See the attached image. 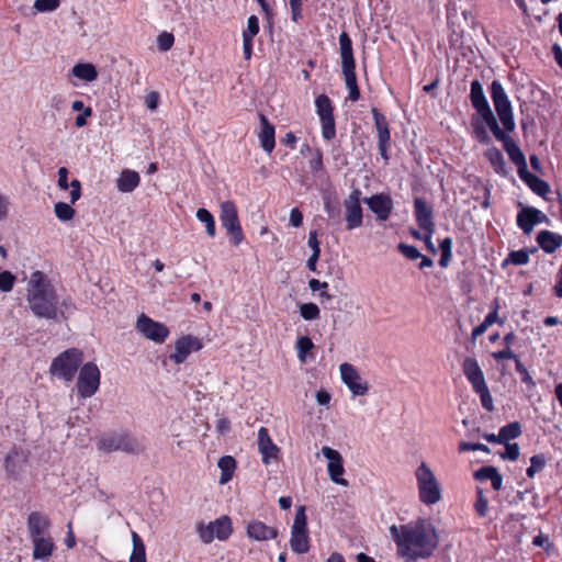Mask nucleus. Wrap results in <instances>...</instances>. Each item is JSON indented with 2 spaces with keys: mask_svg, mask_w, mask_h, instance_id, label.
Listing matches in <instances>:
<instances>
[{
  "mask_svg": "<svg viewBox=\"0 0 562 562\" xmlns=\"http://www.w3.org/2000/svg\"><path fill=\"white\" fill-rule=\"evenodd\" d=\"M217 465L222 471L221 477H220V483L225 484L233 476V473H234V470L236 467L235 459L231 456L222 457V458H220Z\"/></svg>",
  "mask_w": 562,
  "mask_h": 562,
  "instance_id": "4c0bfd02",
  "label": "nucleus"
},
{
  "mask_svg": "<svg viewBox=\"0 0 562 562\" xmlns=\"http://www.w3.org/2000/svg\"><path fill=\"white\" fill-rule=\"evenodd\" d=\"M322 453L328 460L327 469L330 480L336 484L347 486L348 482L341 477L345 469L340 453L327 446L322 448Z\"/></svg>",
  "mask_w": 562,
  "mask_h": 562,
  "instance_id": "f3484780",
  "label": "nucleus"
},
{
  "mask_svg": "<svg viewBox=\"0 0 562 562\" xmlns=\"http://www.w3.org/2000/svg\"><path fill=\"white\" fill-rule=\"evenodd\" d=\"M361 194V190L355 188L344 201L346 227L348 231L362 225Z\"/></svg>",
  "mask_w": 562,
  "mask_h": 562,
  "instance_id": "4468645a",
  "label": "nucleus"
},
{
  "mask_svg": "<svg viewBox=\"0 0 562 562\" xmlns=\"http://www.w3.org/2000/svg\"><path fill=\"white\" fill-rule=\"evenodd\" d=\"M59 0H35L34 9L38 12H50L59 7Z\"/></svg>",
  "mask_w": 562,
  "mask_h": 562,
  "instance_id": "603ef678",
  "label": "nucleus"
},
{
  "mask_svg": "<svg viewBox=\"0 0 562 562\" xmlns=\"http://www.w3.org/2000/svg\"><path fill=\"white\" fill-rule=\"evenodd\" d=\"M290 547L297 554L306 553L310 550V537L307 530V517L305 507L296 509L293 525L291 527Z\"/></svg>",
  "mask_w": 562,
  "mask_h": 562,
  "instance_id": "6e6552de",
  "label": "nucleus"
},
{
  "mask_svg": "<svg viewBox=\"0 0 562 562\" xmlns=\"http://www.w3.org/2000/svg\"><path fill=\"white\" fill-rule=\"evenodd\" d=\"M260 124H261V131L259 133V140L262 149L270 154L274 146V126L268 121V119L263 115H259Z\"/></svg>",
  "mask_w": 562,
  "mask_h": 562,
  "instance_id": "393cba45",
  "label": "nucleus"
},
{
  "mask_svg": "<svg viewBox=\"0 0 562 562\" xmlns=\"http://www.w3.org/2000/svg\"><path fill=\"white\" fill-rule=\"evenodd\" d=\"M71 74L76 78L91 82L98 78L95 67L90 63H78L71 68Z\"/></svg>",
  "mask_w": 562,
  "mask_h": 562,
  "instance_id": "473e14b6",
  "label": "nucleus"
},
{
  "mask_svg": "<svg viewBox=\"0 0 562 562\" xmlns=\"http://www.w3.org/2000/svg\"><path fill=\"white\" fill-rule=\"evenodd\" d=\"M529 261V252L525 249L512 251L508 257L504 260L503 267H506L508 263H513L516 266L526 265Z\"/></svg>",
  "mask_w": 562,
  "mask_h": 562,
  "instance_id": "c03bdc74",
  "label": "nucleus"
},
{
  "mask_svg": "<svg viewBox=\"0 0 562 562\" xmlns=\"http://www.w3.org/2000/svg\"><path fill=\"white\" fill-rule=\"evenodd\" d=\"M503 446V449L498 450L496 454L502 459L506 461H516L519 458L520 454V448L518 443L516 442H507V443H501Z\"/></svg>",
  "mask_w": 562,
  "mask_h": 562,
  "instance_id": "79ce46f5",
  "label": "nucleus"
},
{
  "mask_svg": "<svg viewBox=\"0 0 562 562\" xmlns=\"http://www.w3.org/2000/svg\"><path fill=\"white\" fill-rule=\"evenodd\" d=\"M15 282V276L5 270L0 272V291L1 292H10L13 289Z\"/></svg>",
  "mask_w": 562,
  "mask_h": 562,
  "instance_id": "de8ad7c7",
  "label": "nucleus"
},
{
  "mask_svg": "<svg viewBox=\"0 0 562 562\" xmlns=\"http://www.w3.org/2000/svg\"><path fill=\"white\" fill-rule=\"evenodd\" d=\"M158 102H159V94L155 91L148 93L145 98V104L151 111L157 109Z\"/></svg>",
  "mask_w": 562,
  "mask_h": 562,
  "instance_id": "0e129e2a",
  "label": "nucleus"
},
{
  "mask_svg": "<svg viewBox=\"0 0 562 562\" xmlns=\"http://www.w3.org/2000/svg\"><path fill=\"white\" fill-rule=\"evenodd\" d=\"M136 328L147 339L155 342H164L169 335V329L162 323L155 322L150 317L142 314L136 324Z\"/></svg>",
  "mask_w": 562,
  "mask_h": 562,
  "instance_id": "2eb2a0df",
  "label": "nucleus"
},
{
  "mask_svg": "<svg viewBox=\"0 0 562 562\" xmlns=\"http://www.w3.org/2000/svg\"><path fill=\"white\" fill-rule=\"evenodd\" d=\"M494 360L497 361L501 372L505 374L509 369V366L506 362H513L516 366V360L519 359L512 351L510 347L504 346L503 349L494 351Z\"/></svg>",
  "mask_w": 562,
  "mask_h": 562,
  "instance_id": "f704fd0d",
  "label": "nucleus"
},
{
  "mask_svg": "<svg viewBox=\"0 0 562 562\" xmlns=\"http://www.w3.org/2000/svg\"><path fill=\"white\" fill-rule=\"evenodd\" d=\"M515 368L521 375V382H524L528 385H535V382H533L531 375L528 373L527 369L524 367V364L520 362V360H516Z\"/></svg>",
  "mask_w": 562,
  "mask_h": 562,
  "instance_id": "13d9d810",
  "label": "nucleus"
},
{
  "mask_svg": "<svg viewBox=\"0 0 562 562\" xmlns=\"http://www.w3.org/2000/svg\"><path fill=\"white\" fill-rule=\"evenodd\" d=\"M490 326H492V311H490L485 315L484 321L472 330V334H471L472 341L474 342L476 340V338L479 336L483 335Z\"/></svg>",
  "mask_w": 562,
  "mask_h": 562,
  "instance_id": "3c124183",
  "label": "nucleus"
},
{
  "mask_svg": "<svg viewBox=\"0 0 562 562\" xmlns=\"http://www.w3.org/2000/svg\"><path fill=\"white\" fill-rule=\"evenodd\" d=\"M57 186L61 190H67L69 188V183H68V169L66 167H60L58 169Z\"/></svg>",
  "mask_w": 562,
  "mask_h": 562,
  "instance_id": "bf43d9fd",
  "label": "nucleus"
},
{
  "mask_svg": "<svg viewBox=\"0 0 562 562\" xmlns=\"http://www.w3.org/2000/svg\"><path fill=\"white\" fill-rule=\"evenodd\" d=\"M32 544L34 560L48 561L55 550V542L50 535L32 540Z\"/></svg>",
  "mask_w": 562,
  "mask_h": 562,
  "instance_id": "b1692460",
  "label": "nucleus"
},
{
  "mask_svg": "<svg viewBox=\"0 0 562 562\" xmlns=\"http://www.w3.org/2000/svg\"><path fill=\"white\" fill-rule=\"evenodd\" d=\"M310 168L313 172H317L323 169V157L318 149L315 151V156L310 160Z\"/></svg>",
  "mask_w": 562,
  "mask_h": 562,
  "instance_id": "680f3d73",
  "label": "nucleus"
},
{
  "mask_svg": "<svg viewBox=\"0 0 562 562\" xmlns=\"http://www.w3.org/2000/svg\"><path fill=\"white\" fill-rule=\"evenodd\" d=\"M259 32V21L256 15H250L247 21V30L244 31L243 36L255 37Z\"/></svg>",
  "mask_w": 562,
  "mask_h": 562,
  "instance_id": "6e6d98bb",
  "label": "nucleus"
},
{
  "mask_svg": "<svg viewBox=\"0 0 562 562\" xmlns=\"http://www.w3.org/2000/svg\"><path fill=\"white\" fill-rule=\"evenodd\" d=\"M133 550L130 557V562H146L145 544L135 531H132Z\"/></svg>",
  "mask_w": 562,
  "mask_h": 562,
  "instance_id": "ea45409f",
  "label": "nucleus"
},
{
  "mask_svg": "<svg viewBox=\"0 0 562 562\" xmlns=\"http://www.w3.org/2000/svg\"><path fill=\"white\" fill-rule=\"evenodd\" d=\"M91 115H92V109L90 106H87V109H85V111L76 117V120H75L76 126L83 127L87 124V117H89Z\"/></svg>",
  "mask_w": 562,
  "mask_h": 562,
  "instance_id": "774afa93",
  "label": "nucleus"
},
{
  "mask_svg": "<svg viewBox=\"0 0 562 562\" xmlns=\"http://www.w3.org/2000/svg\"><path fill=\"white\" fill-rule=\"evenodd\" d=\"M307 244L312 248V254H317V255L321 254V248H319V243L317 240L316 231L310 232Z\"/></svg>",
  "mask_w": 562,
  "mask_h": 562,
  "instance_id": "69168bd1",
  "label": "nucleus"
},
{
  "mask_svg": "<svg viewBox=\"0 0 562 562\" xmlns=\"http://www.w3.org/2000/svg\"><path fill=\"white\" fill-rule=\"evenodd\" d=\"M315 105L322 124V135L324 139L330 140L336 135L331 101L326 94H321L316 98Z\"/></svg>",
  "mask_w": 562,
  "mask_h": 562,
  "instance_id": "f8f14e48",
  "label": "nucleus"
},
{
  "mask_svg": "<svg viewBox=\"0 0 562 562\" xmlns=\"http://www.w3.org/2000/svg\"><path fill=\"white\" fill-rule=\"evenodd\" d=\"M55 215L58 220L67 222L74 218L75 210L65 202H57L54 206Z\"/></svg>",
  "mask_w": 562,
  "mask_h": 562,
  "instance_id": "a18cd8bd",
  "label": "nucleus"
},
{
  "mask_svg": "<svg viewBox=\"0 0 562 562\" xmlns=\"http://www.w3.org/2000/svg\"><path fill=\"white\" fill-rule=\"evenodd\" d=\"M82 362V352L76 348L68 349L55 358L50 364V373L66 382L75 376Z\"/></svg>",
  "mask_w": 562,
  "mask_h": 562,
  "instance_id": "0eeeda50",
  "label": "nucleus"
},
{
  "mask_svg": "<svg viewBox=\"0 0 562 562\" xmlns=\"http://www.w3.org/2000/svg\"><path fill=\"white\" fill-rule=\"evenodd\" d=\"M530 465L542 471L546 467V458L543 454H535L530 458Z\"/></svg>",
  "mask_w": 562,
  "mask_h": 562,
  "instance_id": "338daca9",
  "label": "nucleus"
},
{
  "mask_svg": "<svg viewBox=\"0 0 562 562\" xmlns=\"http://www.w3.org/2000/svg\"><path fill=\"white\" fill-rule=\"evenodd\" d=\"M314 348L312 339L307 336H302L296 341L297 358L302 363L306 362V353Z\"/></svg>",
  "mask_w": 562,
  "mask_h": 562,
  "instance_id": "37998d69",
  "label": "nucleus"
},
{
  "mask_svg": "<svg viewBox=\"0 0 562 562\" xmlns=\"http://www.w3.org/2000/svg\"><path fill=\"white\" fill-rule=\"evenodd\" d=\"M341 67L356 66L352 50V42L346 32L339 35Z\"/></svg>",
  "mask_w": 562,
  "mask_h": 562,
  "instance_id": "c756f323",
  "label": "nucleus"
},
{
  "mask_svg": "<svg viewBox=\"0 0 562 562\" xmlns=\"http://www.w3.org/2000/svg\"><path fill=\"white\" fill-rule=\"evenodd\" d=\"M199 533L204 543L212 542L215 538L214 528H212V522H210L207 526H200Z\"/></svg>",
  "mask_w": 562,
  "mask_h": 562,
  "instance_id": "4d7b16f0",
  "label": "nucleus"
},
{
  "mask_svg": "<svg viewBox=\"0 0 562 562\" xmlns=\"http://www.w3.org/2000/svg\"><path fill=\"white\" fill-rule=\"evenodd\" d=\"M140 177L138 172L124 169L116 179V188L120 192L130 193L138 187Z\"/></svg>",
  "mask_w": 562,
  "mask_h": 562,
  "instance_id": "a878e982",
  "label": "nucleus"
},
{
  "mask_svg": "<svg viewBox=\"0 0 562 562\" xmlns=\"http://www.w3.org/2000/svg\"><path fill=\"white\" fill-rule=\"evenodd\" d=\"M490 488L487 486H483L482 484H477L475 486V501L473 503L474 510L477 516L485 517L488 513V504L490 499L487 497V493Z\"/></svg>",
  "mask_w": 562,
  "mask_h": 562,
  "instance_id": "c85d7f7f",
  "label": "nucleus"
},
{
  "mask_svg": "<svg viewBox=\"0 0 562 562\" xmlns=\"http://www.w3.org/2000/svg\"><path fill=\"white\" fill-rule=\"evenodd\" d=\"M537 241L544 252L552 254L562 246V235L541 231L537 236Z\"/></svg>",
  "mask_w": 562,
  "mask_h": 562,
  "instance_id": "bb28decb",
  "label": "nucleus"
},
{
  "mask_svg": "<svg viewBox=\"0 0 562 562\" xmlns=\"http://www.w3.org/2000/svg\"><path fill=\"white\" fill-rule=\"evenodd\" d=\"M4 470L9 476L16 479L22 470V456L13 449L4 458Z\"/></svg>",
  "mask_w": 562,
  "mask_h": 562,
  "instance_id": "2f4dec72",
  "label": "nucleus"
},
{
  "mask_svg": "<svg viewBox=\"0 0 562 562\" xmlns=\"http://www.w3.org/2000/svg\"><path fill=\"white\" fill-rule=\"evenodd\" d=\"M494 109L502 124L501 131L509 135L516 127L513 108L503 87L497 81H494Z\"/></svg>",
  "mask_w": 562,
  "mask_h": 562,
  "instance_id": "1a4fd4ad",
  "label": "nucleus"
},
{
  "mask_svg": "<svg viewBox=\"0 0 562 562\" xmlns=\"http://www.w3.org/2000/svg\"><path fill=\"white\" fill-rule=\"evenodd\" d=\"M355 68L356 66L341 67L342 75L345 77V83L349 90V99L353 102L358 101L360 98V90L357 85Z\"/></svg>",
  "mask_w": 562,
  "mask_h": 562,
  "instance_id": "7c9ffc66",
  "label": "nucleus"
},
{
  "mask_svg": "<svg viewBox=\"0 0 562 562\" xmlns=\"http://www.w3.org/2000/svg\"><path fill=\"white\" fill-rule=\"evenodd\" d=\"M473 477L479 484L486 486L487 481H492V465H485L473 473Z\"/></svg>",
  "mask_w": 562,
  "mask_h": 562,
  "instance_id": "8fccbe9b",
  "label": "nucleus"
},
{
  "mask_svg": "<svg viewBox=\"0 0 562 562\" xmlns=\"http://www.w3.org/2000/svg\"><path fill=\"white\" fill-rule=\"evenodd\" d=\"M462 371L471 383L474 392L480 395L483 407L486 411L492 412V397L490 395L483 371L476 359L467 357L462 363Z\"/></svg>",
  "mask_w": 562,
  "mask_h": 562,
  "instance_id": "423d86ee",
  "label": "nucleus"
},
{
  "mask_svg": "<svg viewBox=\"0 0 562 562\" xmlns=\"http://www.w3.org/2000/svg\"><path fill=\"white\" fill-rule=\"evenodd\" d=\"M247 536L256 541H267L278 537V529L262 521L252 520L247 525Z\"/></svg>",
  "mask_w": 562,
  "mask_h": 562,
  "instance_id": "5701e85b",
  "label": "nucleus"
},
{
  "mask_svg": "<svg viewBox=\"0 0 562 562\" xmlns=\"http://www.w3.org/2000/svg\"><path fill=\"white\" fill-rule=\"evenodd\" d=\"M196 218L204 224L207 236L214 237L216 234L214 216L204 207L196 211Z\"/></svg>",
  "mask_w": 562,
  "mask_h": 562,
  "instance_id": "a19ab883",
  "label": "nucleus"
},
{
  "mask_svg": "<svg viewBox=\"0 0 562 562\" xmlns=\"http://www.w3.org/2000/svg\"><path fill=\"white\" fill-rule=\"evenodd\" d=\"M389 531L397 553L409 560L431 557L439 542L436 528L427 519H417L400 527L392 525Z\"/></svg>",
  "mask_w": 562,
  "mask_h": 562,
  "instance_id": "f03ea898",
  "label": "nucleus"
},
{
  "mask_svg": "<svg viewBox=\"0 0 562 562\" xmlns=\"http://www.w3.org/2000/svg\"><path fill=\"white\" fill-rule=\"evenodd\" d=\"M26 301L37 318L53 322L66 321L67 313H72L75 305L70 299L60 301L54 285L42 271H34L27 282Z\"/></svg>",
  "mask_w": 562,
  "mask_h": 562,
  "instance_id": "f257e3e1",
  "label": "nucleus"
},
{
  "mask_svg": "<svg viewBox=\"0 0 562 562\" xmlns=\"http://www.w3.org/2000/svg\"><path fill=\"white\" fill-rule=\"evenodd\" d=\"M470 100L476 111L471 119L474 137L480 143H488V130L492 131V110L479 80L471 82Z\"/></svg>",
  "mask_w": 562,
  "mask_h": 562,
  "instance_id": "7ed1b4c3",
  "label": "nucleus"
},
{
  "mask_svg": "<svg viewBox=\"0 0 562 562\" xmlns=\"http://www.w3.org/2000/svg\"><path fill=\"white\" fill-rule=\"evenodd\" d=\"M494 138L503 143V147L509 159L517 166L518 175L526 172L527 162L524 153L520 150L516 142L510 135L501 131L496 119L494 117Z\"/></svg>",
  "mask_w": 562,
  "mask_h": 562,
  "instance_id": "ddd939ff",
  "label": "nucleus"
},
{
  "mask_svg": "<svg viewBox=\"0 0 562 562\" xmlns=\"http://www.w3.org/2000/svg\"><path fill=\"white\" fill-rule=\"evenodd\" d=\"M521 180H524L529 188L537 194L543 196L549 192V186L546 181L541 180L537 176L530 173L527 169L526 172L519 173Z\"/></svg>",
  "mask_w": 562,
  "mask_h": 562,
  "instance_id": "72a5a7b5",
  "label": "nucleus"
},
{
  "mask_svg": "<svg viewBox=\"0 0 562 562\" xmlns=\"http://www.w3.org/2000/svg\"><path fill=\"white\" fill-rule=\"evenodd\" d=\"M212 528H214L215 538L222 541L226 540L232 533L231 519L227 516H222L212 521Z\"/></svg>",
  "mask_w": 562,
  "mask_h": 562,
  "instance_id": "e433bc0d",
  "label": "nucleus"
},
{
  "mask_svg": "<svg viewBox=\"0 0 562 562\" xmlns=\"http://www.w3.org/2000/svg\"><path fill=\"white\" fill-rule=\"evenodd\" d=\"M26 525L31 541L50 535V520L41 512H32L27 517Z\"/></svg>",
  "mask_w": 562,
  "mask_h": 562,
  "instance_id": "4be33fe9",
  "label": "nucleus"
},
{
  "mask_svg": "<svg viewBox=\"0 0 562 562\" xmlns=\"http://www.w3.org/2000/svg\"><path fill=\"white\" fill-rule=\"evenodd\" d=\"M257 443L261 460L266 465L278 461L280 448L272 441L267 428H259Z\"/></svg>",
  "mask_w": 562,
  "mask_h": 562,
  "instance_id": "a211bd4d",
  "label": "nucleus"
},
{
  "mask_svg": "<svg viewBox=\"0 0 562 562\" xmlns=\"http://www.w3.org/2000/svg\"><path fill=\"white\" fill-rule=\"evenodd\" d=\"M173 42H175L173 35L168 32H162L157 37V44L161 52L169 50L172 47Z\"/></svg>",
  "mask_w": 562,
  "mask_h": 562,
  "instance_id": "5fc2aeb1",
  "label": "nucleus"
},
{
  "mask_svg": "<svg viewBox=\"0 0 562 562\" xmlns=\"http://www.w3.org/2000/svg\"><path fill=\"white\" fill-rule=\"evenodd\" d=\"M100 370L93 362L83 364L77 380V391L80 397L88 398L97 393L100 386Z\"/></svg>",
  "mask_w": 562,
  "mask_h": 562,
  "instance_id": "9b49d317",
  "label": "nucleus"
},
{
  "mask_svg": "<svg viewBox=\"0 0 562 562\" xmlns=\"http://www.w3.org/2000/svg\"><path fill=\"white\" fill-rule=\"evenodd\" d=\"M290 224L293 227H300L303 224V214L296 207L292 209L290 212Z\"/></svg>",
  "mask_w": 562,
  "mask_h": 562,
  "instance_id": "e2e57ef3",
  "label": "nucleus"
},
{
  "mask_svg": "<svg viewBox=\"0 0 562 562\" xmlns=\"http://www.w3.org/2000/svg\"><path fill=\"white\" fill-rule=\"evenodd\" d=\"M536 213L530 210V207L522 209L517 215V225L519 228L526 233L530 234L536 225V221L533 216Z\"/></svg>",
  "mask_w": 562,
  "mask_h": 562,
  "instance_id": "58836bf2",
  "label": "nucleus"
},
{
  "mask_svg": "<svg viewBox=\"0 0 562 562\" xmlns=\"http://www.w3.org/2000/svg\"><path fill=\"white\" fill-rule=\"evenodd\" d=\"M418 495L422 503L434 505L441 499L440 485L431 469L423 462L415 471Z\"/></svg>",
  "mask_w": 562,
  "mask_h": 562,
  "instance_id": "39448f33",
  "label": "nucleus"
},
{
  "mask_svg": "<svg viewBox=\"0 0 562 562\" xmlns=\"http://www.w3.org/2000/svg\"><path fill=\"white\" fill-rule=\"evenodd\" d=\"M475 450L484 451L485 453H490L491 452V449L488 448V446H486L484 443H481V442L462 441L459 445V451L460 452L475 451Z\"/></svg>",
  "mask_w": 562,
  "mask_h": 562,
  "instance_id": "09e8293b",
  "label": "nucleus"
},
{
  "mask_svg": "<svg viewBox=\"0 0 562 562\" xmlns=\"http://www.w3.org/2000/svg\"><path fill=\"white\" fill-rule=\"evenodd\" d=\"M300 314L305 321H313L319 317V308L315 303H304L300 306Z\"/></svg>",
  "mask_w": 562,
  "mask_h": 562,
  "instance_id": "49530a36",
  "label": "nucleus"
},
{
  "mask_svg": "<svg viewBox=\"0 0 562 562\" xmlns=\"http://www.w3.org/2000/svg\"><path fill=\"white\" fill-rule=\"evenodd\" d=\"M414 215L420 229L429 233L435 232L434 209L426 202L425 199L415 198Z\"/></svg>",
  "mask_w": 562,
  "mask_h": 562,
  "instance_id": "412c9836",
  "label": "nucleus"
},
{
  "mask_svg": "<svg viewBox=\"0 0 562 562\" xmlns=\"http://www.w3.org/2000/svg\"><path fill=\"white\" fill-rule=\"evenodd\" d=\"M97 448L103 452L122 451L128 454H140L145 451V445L133 434L124 430L111 431L102 435L97 442Z\"/></svg>",
  "mask_w": 562,
  "mask_h": 562,
  "instance_id": "20e7f679",
  "label": "nucleus"
},
{
  "mask_svg": "<svg viewBox=\"0 0 562 562\" xmlns=\"http://www.w3.org/2000/svg\"><path fill=\"white\" fill-rule=\"evenodd\" d=\"M302 1L303 0H289L292 12V20L295 22L302 16Z\"/></svg>",
  "mask_w": 562,
  "mask_h": 562,
  "instance_id": "052dcab7",
  "label": "nucleus"
},
{
  "mask_svg": "<svg viewBox=\"0 0 562 562\" xmlns=\"http://www.w3.org/2000/svg\"><path fill=\"white\" fill-rule=\"evenodd\" d=\"M521 425L518 422L509 423L499 428L498 434L494 435V443H507L521 435Z\"/></svg>",
  "mask_w": 562,
  "mask_h": 562,
  "instance_id": "cd10ccee",
  "label": "nucleus"
},
{
  "mask_svg": "<svg viewBox=\"0 0 562 562\" xmlns=\"http://www.w3.org/2000/svg\"><path fill=\"white\" fill-rule=\"evenodd\" d=\"M220 220L231 241L238 246L244 239V234L238 220L237 209L232 201H225L221 204Z\"/></svg>",
  "mask_w": 562,
  "mask_h": 562,
  "instance_id": "9d476101",
  "label": "nucleus"
},
{
  "mask_svg": "<svg viewBox=\"0 0 562 562\" xmlns=\"http://www.w3.org/2000/svg\"><path fill=\"white\" fill-rule=\"evenodd\" d=\"M397 248H398V251L403 256H405L406 258H408L411 260H416V259H419L422 257L420 251L415 246H411V245L401 243L397 246Z\"/></svg>",
  "mask_w": 562,
  "mask_h": 562,
  "instance_id": "864d4df0",
  "label": "nucleus"
},
{
  "mask_svg": "<svg viewBox=\"0 0 562 562\" xmlns=\"http://www.w3.org/2000/svg\"><path fill=\"white\" fill-rule=\"evenodd\" d=\"M202 348V344L198 337L187 335L182 336L175 342V352L169 356L170 360L180 364L184 362L192 351H198Z\"/></svg>",
  "mask_w": 562,
  "mask_h": 562,
  "instance_id": "aec40b11",
  "label": "nucleus"
},
{
  "mask_svg": "<svg viewBox=\"0 0 562 562\" xmlns=\"http://www.w3.org/2000/svg\"><path fill=\"white\" fill-rule=\"evenodd\" d=\"M363 202L381 222L386 221L394 209V202L390 194L386 193H378L370 198H364Z\"/></svg>",
  "mask_w": 562,
  "mask_h": 562,
  "instance_id": "6ab92c4d",
  "label": "nucleus"
},
{
  "mask_svg": "<svg viewBox=\"0 0 562 562\" xmlns=\"http://www.w3.org/2000/svg\"><path fill=\"white\" fill-rule=\"evenodd\" d=\"M342 382L347 385L355 396L364 395L368 390V383L363 381L357 369L350 363H341L339 367Z\"/></svg>",
  "mask_w": 562,
  "mask_h": 562,
  "instance_id": "dca6fc26",
  "label": "nucleus"
},
{
  "mask_svg": "<svg viewBox=\"0 0 562 562\" xmlns=\"http://www.w3.org/2000/svg\"><path fill=\"white\" fill-rule=\"evenodd\" d=\"M371 112L378 132V140L390 142V130L385 116L375 108H372Z\"/></svg>",
  "mask_w": 562,
  "mask_h": 562,
  "instance_id": "c9c22d12",
  "label": "nucleus"
}]
</instances>
